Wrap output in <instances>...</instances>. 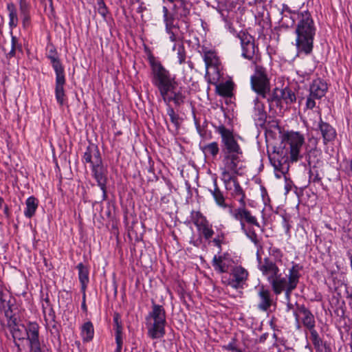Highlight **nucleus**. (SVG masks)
I'll list each match as a JSON object with an SVG mask.
<instances>
[{
    "mask_svg": "<svg viewBox=\"0 0 352 352\" xmlns=\"http://www.w3.org/2000/svg\"><path fill=\"white\" fill-rule=\"evenodd\" d=\"M12 311L11 309V307L9 305V307L7 310L5 311V316L8 319V326L9 327H11L12 326V323L16 326V318H14L13 316H12Z\"/></svg>",
    "mask_w": 352,
    "mask_h": 352,
    "instance_id": "8fccbe9b",
    "label": "nucleus"
},
{
    "mask_svg": "<svg viewBox=\"0 0 352 352\" xmlns=\"http://www.w3.org/2000/svg\"><path fill=\"white\" fill-rule=\"evenodd\" d=\"M247 236L257 246H259L261 248V246L260 245L259 240L258 239L257 234L255 233L254 231H251L246 229V232H245Z\"/></svg>",
    "mask_w": 352,
    "mask_h": 352,
    "instance_id": "09e8293b",
    "label": "nucleus"
},
{
    "mask_svg": "<svg viewBox=\"0 0 352 352\" xmlns=\"http://www.w3.org/2000/svg\"><path fill=\"white\" fill-rule=\"evenodd\" d=\"M225 184L227 190H231L232 188L230 186V183L232 182L234 184V181H238L236 176L232 177L231 178L223 179L222 180Z\"/></svg>",
    "mask_w": 352,
    "mask_h": 352,
    "instance_id": "bf43d9fd",
    "label": "nucleus"
},
{
    "mask_svg": "<svg viewBox=\"0 0 352 352\" xmlns=\"http://www.w3.org/2000/svg\"><path fill=\"white\" fill-rule=\"evenodd\" d=\"M164 102L167 104H170V102H173L176 107H180L185 102L186 96L181 90L173 92L166 93L162 96Z\"/></svg>",
    "mask_w": 352,
    "mask_h": 352,
    "instance_id": "aec40b11",
    "label": "nucleus"
},
{
    "mask_svg": "<svg viewBox=\"0 0 352 352\" xmlns=\"http://www.w3.org/2000/svg\"><path fill=\"white\" fill-rule=\"evenodd\" d=\"M233 186H234V190L232 193V195L240 203V205H243L244 203H245V195L241 186H240L238 181H234V184H233Z\"/></svg>",
    "mask_w": 352,
    "mask_h": 352,
    "instance_id": "72a5a7b5",
    "label": "nucleus"
},
{
    "mask_svg": "<svg viewBox=\"0 0 352 352\" xmlns=\"http://www.w3.org/2000/svg\"><path fill=\"white\" fill-rule=\"evenodd\" d=\"M7 10L9 12V27L12 30L18 25L17 11L13 3H8L7 4Z\"/></svg>",
    "mask_w": 352,
    "mask_h": 352,
    "instance_id": "7c9ffc66",
    "label": "nucleus"
},
{
    "mask_svg": "<svg viewBox=\"0 0 352 352\" xmlns=\"http://www.w3.org/2000/svg\"><path fill=\"white\" fill-rule=\"evenodd\" d=\"M226 14H225V12L221 13V18H222V20L223 21V22L225 23L226 28H227L228 30H230L231 31V30H234V28L232 27V23L231 21V19L228 16V12L226 11Z\"/></svg>",
    "mask_w": 352,
    "mask_h": 352,
    "instance_id": "c03bdc74",
    "label": "nucleus"
},
{
    "mask_svg": "<svg viewBox=\"0 0 352 352\" xmlns=\"http://www.w3.org/2000/svg\"><path fill=\"white\" fill-rule=\"evenodd\" d=\"M309 183L318 184L322 186V179L318 173L314 174L311 170L309 171Z\"/></svg>",
    "mask_w": 352,
    "mask_h": 352,
    "instance_id": "49530a36",
    "label": "nucleus"
},
{
    "mask_svg": "<svg viewBox=\"0 0 352 352\" xmlns=\"http://www.w3.org/2000/svg\"><path fill=\"white\" fill-rule=\"evenodd\" d=\"M173 3V10L176 14L177 19H181L185 23H188V16L190 15L192 4L185 0H168Z\"/></svg>",
    "mask_w": 352,
    "mask_h": 352,
    "instance_id": "2eb2a0df",
    "label": "nucleus"
},
{
    "mask_svg": "<svg viewBox=\"0 0 352 352\" xmlns=\"http://www.w3.org/2000/svg\"><path fill=\"white\" fill-rule=\"evenodd\" d=\"M302 269V267L299 264L293 263L292 267L289 270L287 278L283 276L280 272L278 275L268 281L274 294L278 296L284 292L286 300L290 301L292 293L297 287L299 283L300 272Z\"/></svg>",
    "mask_w": 352,
    "mask_h": 352,
    "instance_id": "39448f33",
    "label": "nucleus"
},
{
    "mask_svg": "<svg viewBox=\"0 0 352 352\" xmlns=\"http://www.w3.org/2000/svg\"><path fill=\"white\" fill-rule=\"evenodd\" d=\"M223 348L226 350L232 352H243L241 349L237 348L235 338H233L232 342H230L228 345L224 346Z\"/></svg>",
    "mask_w": 352,
    "mask_h": 352,
    "instance_id": "3c124183",
    "label": "nucleus"
},
{
    "mask_svg": "<svg viewBox=\"0 0 352 352\" xmlns=\"http://www.w3.org/2000/svg\"><path fill=\"white\" fill-rule=\"evenodd\" d=\"M281 26H285L286 28L292 27L294 24V19L291 17L285 15L282 17L280 21Z\"/></svg>",
    "mask_w": 352,
    "mask_h": 352,
    "instance_id": "603ef678",
    "label": "nucleus"
},
{
    "mask_svg": "<svg viewBox=\"0 0 352 352\" xmlns=\"http://www.w3.org/2000/svg\"><path fill=\"white\" fill-rule=\"evenodd\" d=\"M310 331V339L314 345L315 348L317 349H320L322 346V340L320 338L318 332L315 330V329H309Z\"/></svg>",
    "mask_w": 352,
    "mask_h": 352,
    "instance_id": "58836bf2",
    "label": "nucleus"
},
{
    "mask_svg": "<svg viewBox=\"0 0 352 352\" xmlns=\"http://www.w3.org/2000/svg\"><path fill=\"white\" fill-rule=\"evenodd\" d=\"M201 149L206 157H212L213 159L217 156L219 152V147L216 142L206 144L201 146Z\"/></svg>",
    "mask_w": 352,
    "mask_h": 352,
    "instance_id": "c756f323",
    "label": "nucleus"
},
{
    "mask_svg": "<svg viewBox=\"0 0 352 352\" xmlns=\"http://www.w3.org/2000/svg\"><path fill=\"white\" fill-rule=\"evenodd\" d=\"M237 36L241 42L242 56L255 63L254 57L256 52L258 51V47L255 45L254 37L243 31H241Z\"/></svg>",
    "mask_w": 352,
    "mask_h": 352,
    "instance_id": "9b49d317",
    "label": "nucleus"
},
{
    "mask_svg": "<svg viewBox=\"0 0 352 352\" xmlns=\"http://www.w3.org/2000/svg\"><path fill=\"white\" fill-rule=\"evenodd\" d=\"M234 83L230 80L219 83L216 86L217 93L223 97L231 98L233 96Z\"/></svg>",
    "mask_w": 352,
    "mask_h": 352,
    "instance_id": "5701e85b",
    "label": "nucleus"
},
{
    "mask_svg": "<svg viewBox=\"0 0 352 352\" xmlns=\"http://www.w3.org/2000/svg\"><path fill=\"white\" fill-rule=\"evenodd\" d=\"M212 242L219 249V253H220L221 251V245L223 241L220 240L219 238L215 237L213 239Z\"/></svg>",
    "mask_w": 352,
    "mask_h": 352,
    "instance_id": "69168bd1",
    "label": "nucleus"
},
{
    "mask_svg": "<svg viewBox=\"0 0 352 352\" xmlns=\"http://www.w3.org/2000/svg\"><path fill=\"white\" fill-rule=\"evenodd\" d=\"M167 106V114L169 116L170 121L175 125L176 129H178L180 126L182 119L170 104Z\"/></svg>",
    "mask_w": 352,
    "mask_h": 352,
    "instance_id": "e433bc0d",
    "label": "nucleus"
},
{
    "mask_svg": "<svg viewBox=\"0 0 352 352\" xmlns=\"http://www.w3.org/2000/svg\"><path fill=\"white\" fill-rule=\"evenodd\" d=\"M94 329L91 322H85L81 329V336L84 342H89L94 338Z\"/></svg>",
    "mask_w": 352,
    "mask_h": 352,
    "instance_id": "2f4dec72",
    "label": "nucleus"
},
{
    "mask_svg": "<svg viewBox=\"0 0 352 352\" xmlns=\"http://www.w3.org/2000/svg\"><path fill=\"white\" fill-rule=\"evenodd\" d=\"M10 329H11V331L12 332V335H13V338H18V339H21L22 338L21 337V331L20 329L16 326H14L12 323V326L11 327H9Z\"/></svg>",
    "mask_w": 352,
    "mask_h": 352,
    "instance_id": "13d9d810",
    "label": "nucleus"
},
{
    "mask_svg": "<svg viewBox=\"0 0 352 352\" xmlns=\"http://www.w3.org/2000/svg\"><path fill=\"white\" fill-rule=\"evenodd\" d=\"M30 345V349L32 352H43L41 349V342L37 343H34Z\"/></svg>",
    "mask_w": 352,
    "mask_h": 352,
    "instance_id": "e2e57ef3",
    "label": "nucleus"
},
{
    "mask_svg": "<svg viewBox=\"0 0 352 352\" xmlns=\"http://www.w3.org/2000/svg\"><path fill=\"white\" fill-rule=\"evenodd\" d=\"M281 89L276 87L273 89L272 92L270 91L267 94V102L269 103L270 109H272L274 106L278 107L281 104L282 98H281Z\"/></svg>",
    "mask_w": 352,
    "mask_h": 352,
    "instance_id": "393cba45",
    "label": "nucleus"
},
{
    "mask_svg": "<svg viewBox=\"0 0 352 352\" xmlns=\"http://www.w3.org/2000/svg\"><path fill=\"white\" fill-rule=\"evenodd\" d=\"M151 65V79L152 84L157 88L160 96L166 93L173 92L176 89L177 82L175 76H173L162 64L155 60L153 56L149 58Z\"/></svg>",
    "mask_w": 352,
    "mask_h": 352,
    "instance_id": "423d86ee",
    "label": "nucleus"
},
{
    "mask_svg": "<svg viewBox=\"0 0 352 352\" xmlns=\"http://www.w3.org/2000/svg\"><path fill=\"white\" fill-rule=\"evenodd\" d=\"M113 323L115 326L116 330V339L120 338L122 339V325L121 322V316L120 314L116 312L113 314Z\"/></svg>",
    "mask_w": 352,
    "mask_h": 352,
    "instance_id": "4c0bfd02",
    "label": "nucleus"
},
{
    "mask_svg": "<svg viewBox=\"0 0 352 352\" xmlns=\"http://www.w3.org/2000/svg\"><path fill=\"white\" fill-rule=\"evenodd\" d=\"M318 152V151L317 150L311 149L305 155V160L307 162L309 166H311L313 163H314V161L312 159V157H316Z\"/></svg>",
    "mask_w": 352,
    "mask_h": 352,
    "instance_id": "5fc2aeb1",
    "label": "nucleus"
},
{
    "mask_svg": "<svg viewBox=\"0 0 352 352\" xmlns=\"http://www.w3.org/2000/svg\"><path fill=\"white\" fill-rule=\"evenodd\" d=\"M53 305L51 304L50 301V299H49V297L47 296L46 298H45L43 300V302H42V309H43V313L45 311V310H47V309H50V307H52Z\"/></svg>",
    "mask_w": 352,
    "mask_h": 352,
    "instance_id": "680f3d73",
    "label": "nucleus"
},
{
    "mask_svg": "<svg viewBox=\"0 0 352 352\" xmlns=\"http://www.w3.org/2000/svg\"><path fill=\"white\" fill-rule=\"evenodd\" d=\"M281 98L286 104H292L296 100L294 92L289 87L281 89Z\"/></svg>",
    "mask_w": 352,
    "mask_h": 352,
    "instance_id": "c9c22d12",
    "label": "nucleus"
},
{
    "mask_svg": "<svg viewBox=\"0 0 352 352\" xmlns=\"http://www.w3.org/2000/svg\"><path fill=\"white\" fill-rule=\"evenodd\" d=\"M10 33L12 35L11 50L7 54L8 58L14 57L17 51L22 52V46L21 44L19 42V38L16 36L12 35V30H11Z\"/></svg>",
    "mask_w": 352,
    "mask_h": 352,
    "instance_id": "f704fd0d",
    "label": "nucleus"
},
{
    "mask_svg": "<svg viewBox=\"0 0 352 352\" xmlns=\"http://www.w3.org/2000/svg\"><path fill=\"white\" fill-rule=\"evenodd\" d=\"M116 342L117 344V347L114 352H121L122 347V343H123L122 339H120L119 338H116Z\"/></svg>",
    "mask_w": 352,
    "mask_h": 352,
    "instance_id": "0e129e2a",
    "label": "nucleus"
},
{
    "mask_svg": "<svg viewBox=\"0 0 352 352\" xmlns=\"http://www.w3.org/2000/svg\"><path fill=\"white\" fill-rule=\"evenodd\" d=\"M44 319L46 322H48V320L56 318L55 311L54 310L53 306L50 307V309H47V310H45L43 313Z\"/></svg>",
    "mask_w": 352,
    "mask_h": 352,
    "instance_id": "de8ad7c7",
    "label": "nucleus"
},
{
    "mask_svg": "<svg viewBox=\"0 0 352 352\" xmlns=\"http://www.w3.org/2000/svg\"><path fill=\"white\" fill-rule=\"evenodd\" d=\"M204 60L207 68L212 66H217L219 64V58L216 53L211 50L204 52Z\"/></svg>",
    "mask_w": 352,
    "mask_h": 352,
    "instance_id": "473e14b6",
    "label": "nucleus"
},
{
    "mask_svg": "<svg viewBox=\"0 0 352 352\" xmlns=\"http://www.w3.org/2000/svg\"><path fill=\"white\" fill-rule=\"evenodd\" d=\"M234 218L240 221L241 228L243 232H246L245 223L250 226H255L260 228V225L255 216L245 208V203L235 208L233 212Z\"/></svg>",
    "mask_w": 352,
    "mask_h": 352,
    "instance_id": "ddd939ff",
    "label": "nucleus"
},
{
    "mask_svg": "<svg viewBox=\"0 0 352 352\" xmlns=\"http://www.w3.org/2000/svg\"><path fill=\"white\" fill-rule=\"evenodd\" d=\"M327 89V84L324 80L321 78L314 80L309 87V94L307 98L306 108L313 109L316 107L315 100H320L324 96Z\"/></svg>",
    "mask_w": 352,
    "mask_h": 352,
    "instance_id": "9d476101",
    "label": "nucleus"
},
{
    "mask_svg": "<svg viewBox=\"0 0 352 352\" xmlns=\"http://www.w3.org/2000/svg\"><path fill=\"white\" fill-rule=\"evenodd\" d=\"M177 54L179 63V64L184 63L185 62V59H186V52H185V48H184V44L182 43L178 44Z\"/></svg>",
    "mask_w": 352,
    "mask_h": 352,
    "instance_id": "37998d69",
    "label": "nucleus"
},
{
    "mask_svg": "<svg viewBox=\"0 0 352 352\" xmlns=\"http://www.w3.org/2000/svg\"><path fill=\"white\" fill-rule=\"evenodd\" d=\"M253 117L256 124L261 126L265 125L267 119V113L265 111L264 104L256 98L254 100Z\"/></svg>",
    "mask_w": 352,
    "mask_h": 352,
    "instance_id": "412c9836",
    "label": "nucleus"
},
{
    "mask_svg": "<svg viewBox=\"0 0 352 352\" xmlns=\"http://www.w3.org/2000/svg\"><path fill=\"white\" fill-rule=\"evenodd\" d=\"M96 4L98 6V13L104 18L106 17L108 14V9L104 2V0H96Z\"/></svg>",
    "mask_w": 352,
    "mask_h": 352,
    "instance_id": "79ce46f5",
    "label": "nucleus"
},
{
    "mask_svg": "<svg viewBox=\"0 0 352 352\" xmlns=\"http://www.w3.org/2000/svg\"><path fill=\"white\" fill-rule=\"evenodd\" d=\"M268 336H269L268 333H264L259 337L258 342L259 343H264L266 341V340L267 339Z\"/></svg>",
    "mask_w": 352,
    "mask_h": 352,
    "instance_id": "338daca9",
    "label": "nucleus"
},
{
    "mask_svg": "<svg viewBox=\"0 0 352 352\" xmlns=\"http://www.w3.org/2000/svg\"><path fill=\"white\" fill-rule=\"evenodd\" d=\"M232 263V260L229 258L228 253L219 256L214 255L212 261L214 270L220 274L228 272Z\"/></svg>",
    "mask_w": 352,
    "mask_h": 352,
    "instance_id": "a211bd4d",
    "label": "nucleus"
},
{
    "mask_svg": "<svg viewBox=\"0 0 352 352\" xmlns=\"http://www.w3.org/2000/svg\"><path fill=\"white\" fill-rule=\"evenodd\" d=\"M148 335L152 339L161 338L165 334L166 311L162 305L152 300V311L146 318Z\"/></svg>",
    "mask_w": 352,
    "mask_h": 352,
    "instance_id": "0eeeda50",
    "label": "nucleus"
},
{
    "mask_svg": "<svg viewBox=\"0 0 352 352\" xmlns=\"http://www.w3.org/2000/svg\"><path fill=\"white\" fill-rule=\"evenodd\" d=\"M50 63L56 74L54 90L56 100L60 106H63L66 100V94L64 88L66 84L65 68L59 58H53V60L50 61Z\"/></svg>",
    "mask_w": 352,
    "mask_h": 352,
    "instance_id": "1a4fd4ad",
    "label": "nucleus"
},
{
    "mask_svg": "<svg viewBox=\"0 0 352 352\" xmlns=\"http://www.w3.org/2000/svg\"><path fill=\"white\" fill-rule=\"evenodd\" d=\"M258 302L257 308L262 311H267L274 304L271 292L264 285H261L258 289Z\"/></svg>",
    "mask_w": 352,
    "mask_h": 352,
    "instance_id": "dca6fc26",
    "label": "nucleus"
},
{
    "mask_svg": "<svg viewBox=\"0 0 352 352\" xmlns=\"http://www.w3.org/2000/svg\"><path fill=\"white\" fill-rule=\"evenodd\" d=\"M76 267L78 270V278L80 283L81 284V289L82 290L85 291L87 287V283H89L88 268L82 263L78 264Z\"/></svg>",
    "mask_w": 352,
    "mask_h": 352,
    "instance_id": "cd10ccee",
    "label": "nucleus"
},
{
    "mask_svg": "<svg viewBox=\"0 0 352 352\" xmlns=\"http://www.w3.org/2000/svg\"><path fill=\"white\" fill-rule=\"evenodd\" d=\"M25 205L24 215L28 218H32L35 214L38 206V201L34 197L31 196L26 199Z\"/></svg>",
    "mask_w": 352,
    "mask_h": 352,
    "instance_id": "bb28decb",
    "label": "nucleus"
},
{
    "mask_svg": "<svg viewBox=\"0 0 352 352\" xmlns=\"http://www.w3.org/2000/svg\"><path fill=\"white\" fill-rule=\"evenodd\" d=\"M25 331L30 344L40 342L39 326L36 322H29L25 327Z\"/></svg>",
    "mask_w": 352,
    "mask_h": 352,
    "instance_id": "4be33fe9",
    "label": "nucleus"
},
{
    "mask_svg": "<svg viewBox=\"0 0 352 352\" xmlns=\"http://www.w3.org/2000/svg\"><path fill=\"white\" fill-rule=\"evenodd\" d=\"M304 143V135L299 132L286 131L283 133L280 146L274 147L273 152L268 154L276 177L280 178L287 173L289 162H296L302 157L300 151Z\"/></svg>",
    "mask_w": 352,
    "mask_h": 352,
    "instance_id": "f257e3e1",
    "label": "nucleus"
},
{
    "mask_svg": "<svg viewBox=\"0 0 352 352\" xmlns=\"http://www.w3.org/2000/svg\"><path fill=\"white\" fill-rule=\"evenodd\" d=\"M214 188L210 190V193L212 194L216 204L223 208H227L228 205L226 203L225 197L223 195V192L219 189L217 186V179H214L213 181Z\"/></svg>",
    "mask_w": 352,
    "mask_h": 352,
    "instance_id": "b1692460",
    "label": "nucleus"
},
{
    "mask_svg": "<svg viewBox=\"0 0 352 352\" xmlns=\"http://www.w3.org/2000/svg\"><path fill=\"white\" fill-rule=\"evenodd\" d=\"M177 27H171L170 28H165L166 32L169 35V39L172 42H177L178 40L177 35L173 32V30Z\"/></svg>",
    "mask_w": 352,
    "mask_h": 352,
    "instance_id": "6e6d98bb",
    "label": "nucleus"
},
{
    "mask_svg": "<svg viewBox=\"0 0 352 352\" xmlns=\"http://www.w3.org/2000/svg\"><path fill=\"white\" fill-rule=\"evenodd\" d=\"M216 131L221 135L222 163L221 179L231 178L239 174V164L242 162L243 151L235 140L233 133L223 124L216 127Z\"/></svg>",
    "mask_w": 352,
    "mask_h": 352,
    "instance_id": "f03ea898",
    "label": "nucleus"
},
{
    "mask_svg": "<svg viewBox=\"0 0 352 352\" xmlns=\"http://www.w3.org/2000/svg\"><path fill=\"white\" fill-rule=\"evenodd\" d=\"M163 19L165 23V28H170L171 27H177L179 28V25L175 23V19H177L175 12H170L166 6L162 8Z\"/></svg>",
    "mask_w": 352,
    "mask_h": 352,
    "instance_id": "a878e982",
    "label": "nucleus"
},
{
    "mask_svg": "<svg viewBox=\"0 0 352 352\" xmlns=\"http://www.w3.org/2000/svg\"><path fill=\"white\" fill-rule=\"evenodd\" d=\"M197 228L200 236H203L206 240L210 239L214 233L212 224L208 220L197 226Z\"/></svg>",
    "mask_w": 352,
    "mask_h": 352,
    "instance_id": "c85d7f7f",
    "label": "nucleus"
},
{
    "mask_svg": "<svg viewBox=\"0 0 352 352\" xmlns=\"http://www.w3.org/2000/svg\"><path fill=\"white\" fill-rule=\"evenodd\" d=\"M216 237L219 238L220 240L223 241L224 238H225V234L223 232H221V233L218 234Z\"/></svg>",
    "mask_w": 352,
    "mask_h": 352,
    "instance_id": "774afa93",
    "label": "nucleus"
},
{
    "mask_svg": "<svg viewBox=\"0 0 352 352\" xmlns=\"http://www.w3.org/2000/svg\"><path fill=\"white\" fill-rule=\"evenodd\" d=\"M270 255L274 256L275 260L280 261L283 254L277 248H270L269 250Z\"/></svg>",
    "mask_w": 352,
    "mask_h": 352,
    "instance_id": "864d4df0",
    "label": "nucleus"
},
{
    "mask_svg": "<svg viewBox=\"0 0 352 352\" xmlns=\"http://www.w3.org/2000/svg\"><path fill=\"white\" fill-rule=\"evenodd\" d=\"M83 164H89L91 168L92 176L97 182L98 186L103 192V199L107 198V170L103 162L100 151L94 144H89L86 148L82 157Z\"/></svg>",
    "mask_w": 352,
    "mask_h": 352,
    "instance_id": "20e7f679",
    "label": "nucleus"
},
{
    "mask_svg": "<svg viewBox=\"0 0 352 352\" xmlns=\"http://www.w3.org/2000/svg\"><path fill=\"white\" fill-rule=\"evenodd\" d=\"M21 16L22 18L23 27L24 28H29L31 23L30 14L21 15Z\"/></svg>",
    "mask_w": 352,
    "mask_h": 352,
    "instance_id": "052dcab7",
    "label": "nucleus"
},
{
    "mask_svg": "<svg viewBox=\"0 0 352 352\" xmlns=\"http://www.w3.org/2000/svg\"><path fill=\"white\" fill-rule=\"evenodd\" d=\"M294 315L297 320L300 318L303 325L309 330L315 327L314 316L304 305L296 304V310Z\"/></svg>",
    "mask_w": 352,
    "mask_h": 352,
    "instance_id": "f3484780",
    "label": "nucleus"
},
{
    "mask_svg": "<svg viewBox=\"0 0 352 352\" xmlns=\"http://www.w3.org/2000/svg\"><path fill=\"white\" fill-rule=\"evenodd\" d=\"M256 259L258 261V269L266 277L267 281H270L280 272L276 261L268 256L262 258L258 251L256 253Z\"/></svg>",
    "mask_w": 352,
    "mask_h": 352,
    "instance_id": "f8f14e48",
    "label": "nucleus"
},
{
    "mask_svg": "<svg viewBox=\"0 0 352 352\" xmlns=\"http://www.w3.org/2000/svg\"><path fill=\"white\" fill-rule=\"evenodd\" d=\"M296 46L298 55H309L314 48V39L316 28L309 11L300 12L296 14Z\"/></svg>",
    "mask_w": 352,
    "mask_h": 352,
    "instance_id": "7ed1b4c3",
    "label": "nucleus"
},
{
    "mask_svg": "<svg viewBox=\"0 0 352 352\" xmlns=\"http://www.w3.org/2000/svg\"><path fill=\"white\" fill-rule=\"evenodd\" d=\"M19 7L21 16L30 14V6L25 0H20Z\"/></svg>",
    "mask_w": 352,
    "mask_h": 352,
    "instance_id": "a18cd8bd",
    "label": "nucleus"
},
{
    "mask_svg": "<svg viewBox=\"0 0 352 352\" xmlns=\"http://www.w3.org/2000/svg\"><path fill=\"white\" fill-rule=\"evenodd\" d=\"M47 58L51 61L53 60V58H58V54L56 50V48L52 46V48H50L47 54Z\"/></svg>",
    "mask_w": 352,
    "mask_h": 352,
    "instance_id": "4d7b16f0",
    "label": "nucleus"
},
{
    "mask_svg": "<svg viewBox=\"0 0 352 352\" xmlns=\"http://www.w3.org/2000/svg\"><path fill=\"white\" fill-rule=\"evenodd\" d=\"M190 217L196 227L208 220L206 217L204 216L199 211H192Z\"/></svg>",
    "mask_w": 352,
    "mask_h": 352,
    "instance_id": "ea45409f",
    "label": "nucleus"
},
{
    "mask_svg": "<svg viewBox=\"0 0 352 352\" xmlns=\"http://www.w3.org/2000/svg\"><path fill=\"white\" fill-rule=\"evenodd\" d=\"M318 129L320 132L324 144L335 140L337 135L336 129L329 123L322 121L321 118L318 122Z\"/></svg>",
    "mask_w": 352,
    "mask_h": 352,
    "instance_id": "6ab92c4d",
    "label": "nucleus"
},
{
    "mask_svg": "<svg viewBox=\"0 0 352 352\" xmlns=\"http://www.w3.org/2000/svg\"><path fill=\"white\" fill-rule=\"evenodd\" d=\"M228 285L232 288H242L248 277V272L241 266H235L231 270Z\"/></svg>",
    "mask_w": 352,
    "mask_h": 352,
    "instance_id": "4468645a",
    "label": "nucleus"
},
{
    "mask_svg": "<svg viewBox=\"0 0 352 352\" xmlns=\"http://www.w3.org/2000/svg\"><path fill=\"white\" fill-rule=\"evenodd\" d=\"M252 89L263 98L267 97L270 91V82L267 77V71L261 65H256L254 73L250 78Z\"/></svg>",
    "mask_w": 352,
    "mask_h": 352,
    "instance_id": "6e6552de",
    "label": "nucleus"
},
{
    "mask_svg": "<svg viewBox=\"0 0 352 352\" xmlns=\"http://www.w3.org/2000/svg\"><path fill=\"white\" fill-rule=\"evenodd\" d=\"M50 327V333L52 335H54L55 336H60V324L56 321V318L51 319L48 320V322H46Z\"/></svg>",
    "mask_w": 352,
    "mask_h": 352,
    "instance_id": "a19ab883",
    "label": "nucleus"
}]
</instances>
